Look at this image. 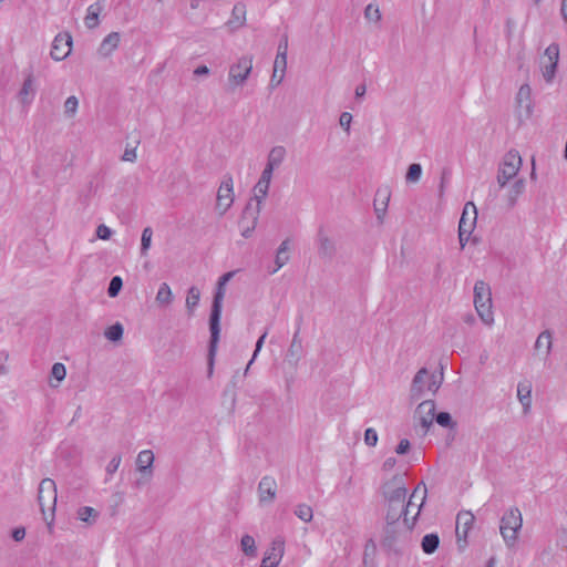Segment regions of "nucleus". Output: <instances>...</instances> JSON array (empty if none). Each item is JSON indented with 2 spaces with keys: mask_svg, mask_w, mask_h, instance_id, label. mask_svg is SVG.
Here are the masks:
<instances>
[{
  "mask_svg": "<svg viewBox=\"0 0 567 567\" xmlns=\"http://www.w3.org/2000/svg\"><path fill=\"white\" fill-rule=\"evenodd\" d=\"M426 495L427 489L426 486L423 485V495L420 497L417 509L414 512L411 518L385 520L382 537V546L386 548L389 551L399 554L408 547L412 529L425 503Z\"/></svg>",
  "mask_w": 567,
  "mask_h": 567,
  "instance_id": "f257e3e1",
  "label": "nucleus"
},
{
  "mask_svg": "<svg viewBox=\"0 0 567 567\" xmlns=\"http://www.w3.org/2000/svg\"><path fill=\"white\" fill-rule=\"evenodd\" d=\"M225 296L224 286L218 285L217 290L214 295L210 316H209V330H210V341L208 348V361L210 369L213 368L214 357L217 350V344L219 341L220 333V317H221V307L223 300Z\"/></svg>",
  "mask_w": 567,
  "mask_h": 567,
  "instance_id": "f03ea898",
  "label": "nucleus"
},
{
  "mask_svg": "<svg viewBox=\"0 0 567 567\" xmlns=\"http://www.w3.org/2000/svg\"><path fill=\"white\" fill-rule=\"evenodd\" d=\"M523 526V516L517 507L508 508L501 517L499 532L508 548L516 545L518 532Z\"/></svg>",
  "mask_w": 567,
  "mask_h": 567,
  "instance_id": "7ed1b4c3",
  "label": "nucleus"
},
{
  "mask_svg": "<svg viewBox=\"0 0 567 567\" xmlns=\"http://www.w3.org/2000/svg\"><path fill=\"white\" fill-rule=\"evenodd\" d=\"M423 482L419 483L416 487L413 489L408 502L405 501H395V502H385L386 514L385 520H398L403 518H411L409 515L417 509V503L414 499L419 498L423 495Z\"/></svg>",
  "mask_w": 567,
  "mask_h": 567,
  "instance_id": "20e7f679",
  "label": "nucleus"
},
{
  "mask_svg": "<svg viewBox=\"0 0 567 567\" xmlns=\"http://www.w3.org/2000/svg\"><path fill=\"white\" fill-rule=\"evenodd\" d=\"M38 502L44 520L48 522V526L51 528L56 506V485L53 480L44 478L41 481L38 489Z\"/></svg>",
  "mask_w": 567,
  "mask_h": 567,
  "instance_id": "39448f33",
  "label": "nucleus"
},
{
  "mask_svg": "<svg viewBox=\"0 0 567 567\" xmlns=\"http://www.w3.org/2000/svg\"><path fill=\"white\" fill-rule=\"evenodd\" d=\"M474 306L477 315L485 324L494 321L492 311V292L488 284L477 280L474 286Z\"/></svg>",
  "mask_w": 567,
  "mask_h": 567,
  "instance_id": "423d86ee",
  "label": "nucleus"
},
{
  "mask_svg": "<svg viewBox=\"0 0 567 567\" xmlns=\"http://www.w3.org/2000/svg\"><path fill=\"white\" fill-rule=\"evenodd\" d=\"M522 166V157L515 150L507 152L498 167L497 183L501 188L505 187L506 184L516 177Z\"/></svg>",
  "mask_w": 567,
  "mask_h": 567,
  "instance_id": "0eeeda50",
  "label": "nucleus"
},
{
  "mask_svg": "<svg viewBox=\"0 0 567 567\" xmlns=\"http://www.w3.org/2000/svg\"><path fill=\"white\" fill-rule=\"evenodd\" d=\"M252 55H243L229 66L228 82L233 87L243 86L252 70Z\"/></svg>",
  "mask_w": 567,
  "mask_h": 567,
  "instance_id": "6e6552de",
  "label": "nucleus"
},
{
  "mask_svg": "<svg viewBox=\"0 0 567 567\" xmlns=\"http://www.w3.org/2000/svg\"><path fill=\"white\" fill-rule=\"evenodd\" d=\"M381 493L384 502L405 501L408 489L404 475L396 474L386 481L381 487Z\"/></svg>",
  "mask_w": 567,
  "mask_h": 567,
  "instance_id": "1a4fd4ad",
  "label": "nucleus"
},
{
  "mask_svg": "<svg viewBox=\"0 0 567 567\" xmlns=\"http://www.w3.org/2000/svg\"><path fill=\"white\" fill-rule=\"evenodd\" d=\"M234 203L233 177L226 175L218 188L216 210L220 216L225 215Z\"/></svg>",
  "mask_w": 567,
  "mask_h": 567,
  "instance_id": "9d476101",
  "label": "nucleus"
},
{
  "mask_svg": "<svg viewBox=\"0 0 567 567\" xmlns=\"http://www.w3.org/2000/svg\"><path fill=\"white\" fill-rule=\"evenodd\" d=\"M436 405L433 400L422 401L414 413V419L417 420L419 426L421 427L422 435H425L434 421Z\"/></svg>",
  "mask_w": 567,
  "mask_h": 567,
  "instance_id": "9b49d317",
  "label": "nucleus"
},
{
  "mask_svg": "<svg viewBox=\"0 0 567 567\" xmlns=\"http://www.w3.org/2000/svg\"><path fill=\"white\" fill-rule=\"evenodd\" d=\"M72 50V37L68 32H62L55 35L50 55L55 61H62L68 58Z\"/></svg>",
  "mask_w": 567,
  "mask_h": 567,
  "instance_id": "f8f14e48",
  "label": "nucleus"
},
{
  "mask_svg": "<svg viewBox=\"0 0 567 567\" xmlns=\"http://www.w3.org/2000/svg\"><path fill=\"white\" fill-rule=\"evenodd\" d=\"M516 111L518 117L528 118L533 114L532 90L528 84H523L516 94Z\"/></svg>",
  "mask_w": 567,
  "mask_h": 567,
  "instance_id": "ddd939ff",
  "label": "nucleus"
},
{
  "mask_svg": "<svg viewBox=\"0 0 567 567\" xmlns=\"http://www.w3.org/2000/svg\"><path fill=\"white\" fill-rule=\"evenodd\" d=\"M285 554V542L276 538L271 543L270 549L265 554L260 567H277Z\"/></svg>",
  "mask_w": 567,
  "mask_h": 567,
  "instance_id": "4468645a",
  "label": "nucleus"
},
{
  "mask_svg": "<svg viewBox=\"0 0 567 567\" xmlns=\"http://www.w3.org/2000/svg\"><path fill=\"white\" fill-rule=\"evenodd\" d=\"M260 210L255 209L251 205V203H248L243 212V217L240 220V226L243 228L241 235L245 238L250 237L251 233L256 228L258 216Z\"/></svg>",
  "mask_w": 567,
  "mask_h": 567,
  "instance_id": "2eb2a0df",
  "label": "nucleus"
},
{
  "mask_svg": "<svg viewBox=\"0 0 567 567\" xmlns=\"http://www.w3.org/2000/svg\"><path fill=\"white\" fill-rule=\"evenodd\" d=\"M477 210L476 206L472 202H467L464 205L463 213L458 223V229L465 233H473L476 225Z\"/></svg>",
  "mask_w": 567,
  "mask_h": 567,
  "instance_id": "dca6fc26",
  "label": "nucleus"
},
{
  "mask_svg": "<svg viewBox=\"0 0 567 567\" xmlns=\"http://www.w3.org/2000/svg\"><path fill=\"white\" fill-rule=\"evenodd\" d=\"M277 483L271 476H264L258 484V496L260 503H271L276 497Z\"/></svg>",
  "mask_w": 567,
  "mask_h": 567,
  "instance_id": "f3484780",
  "label": "nucleus"
},
{
  "mask_svg": "<svg viewBox=\"0 0 567 567\" xmlns=\"http://www.w3.org/2000/svg\"><path fill=\"white\" fill-rule=\"evenodd\" d=\"M427 378L429 371L426 368H422L416 372L410 390V398L412 401H419L423 396Z\"/></svg>",
  "mask_w": 567,
  "mask_h": 567,
  "instance_id": "a211bd4d",
  "label": "nucleus"
},
{
  "mask_svg": "<svg viewBox=\"0 0 567 567\" xmlns=\"http://www.w3.org/2000/svg\"><path fill=\"white\" fill-rule=\"evenodd\" d=\"M25 79L19 91L20 101L23 104H30L35 94L34 75L32 68L24 71Z\"/></svg>",
  "mask_w": 567,
  "mask_h": 567,
  "instance_id": "6ab92c4d",
  "label": "nucleus"
},
{
  "mask_svg": "<svg viewBox=\"0 0 567 567\" xmlns=\"http://www.w3.org/2000/svg\"><path fill=\"white\" fill-rule=\"evenodd\" d=\"M105 8V0H96L94 3L89 6L86 16L84 18V24L87 29H94L99 25V16Z\"/></svg>",
  "mask_w": 567,
  "mask_h": 567,
  "instance_id": "aec40b11",
  "label": "nucleus"
},
{
  "mask_svg": "<svg viewBox=\"0 0 567 567\" xmlns=\"http://www.w3.org/2000/svg\"><path fill=\"white\" fill-rule=\"evenodd\" d=\"M475 517L471 512H461L456 517V536L458 539L466 538L468 530L474 524Z\"/></svg>",
  "mask_w": 567,
  "mask_h": 567,
  "instance_id": "412c9836",
  "label": "nucleus"
},
{
  "mask_svg": "<svg viewBox=\"0 0 567 567\" xmlns=\"http://www.w3.org/2000/svg\"><path fill=\"white\" fill-rule=\"evenodd\" d=\"M121 34L118 32L109 33L99 47V54L103 58L110 56L118 47Z\"/></svg>",
  "mask_w": 567,
  "mask_h": 567,
  "instance_id": "4be33fe9",
  "label": "nucleus"
},
{
  "mask_svg": "<svg viewBox=\"0 0 567 567\" xmlns=\"http://www.w3.org/2000/svg\"><path fill=\"white\" fill-rule=\"evenodd\" d=\"M390 190L389 188H379L374 198V210L377 214V218L382 221L383 216L385 215L388 203L390 200Z\"/></svg>",
  "mask_w": 567,
  "mask_h": 567,
  "instance_id": "5701e85b",
  "label": "nucleus"
},
{
  "mask_svg": "<svg viewBox=\"0 0 567 567\" xmlns=\"http://www.w3.org/2000/svg\"><path fill=\"white\" fill-rule=\"evenodd\" d=\"M154 462V454L151 450L141 451L137 455L136 465L137 470L143 474L152 476V465Z\"/></svg>",
  "mask_w": 567,
  "mask_h": 567,
  "instance_id": "b1692460",
  "label": "nucleus"
},
{
  "mask_svg": "<svg viewBox=\"0 0 567 567\" xmlns=\"http://www.w3.org/2000/svg\"><path fill=\"white\" fill-rule=\"evenodd\" d=\"M517 398L523 406L524 413H527L532 404V385L529 382H519L517 385Z\"/></svg>",
  "mask_w": 567,
  "mask_h": 567,
  "instance_id": "393cba45",
  "label": "nucleus"
},
{
  "mask_svg": "<svg viewBox=\"0 0 567 567\" xmlns=\"http://www.w3.org/2000/svg\"><path fill=\"white\" fill-rule=\"evenodd\" d=\"M319 255L324 258H332L336 252L333 241L322 231L318 233Z\"/></svg>",
  "mask_w": 567,
  "mask_h": 567,
  "instance_id": "a878e982",
  "label": "nucleus"
},
{
  "mask_svg": "<svg viewBox=\"0 0 567 567\" xmlns=\"http://www.w3.org/2000/svg\"><path fill=\"white\" fill-rule=\"evenodd\" d=\"M553 348V333L550 330L540 332L536 339L534 349L540 351L544 349L545 358H548Z\"/></svg>",
  "mask_w": 567,
  "mask_h": 567,
  "instance_id": "bb28decb",
  "label": "nucleus"
},
{
  "mask_svg": "<svg viewBox=\"0 0 567 567\" xmlns=\"http://www.w3.org/2000/svg\"><path fill=\"white\" fill-rule=\"evenodd\" d=\"M246 21V6L238 2L234 6L231 11V18L228 21V25L233 29H238L245 24Z\"/></svg>",
  "mask_w": 567,
  "mask_h": 567,
  "instance_id": "cd10ccee",
  "label": "nucleus"
},
{
  "mask_svg": "<svg viewBox=\"0 0 567 567\" xmlns=\"http://www.w3.org/2000/svg\"><path fill=\"white\" fill-rule=\"evenodd\" d=\"M525 190V179L524 178H517L512 184V186L508 189L507 194V205L508 207H514L517 203L518 197L524 193Z\"/></svg>",
  "mask_w": 567,
  "mask_h": 567,
  "instance_id": "c85d7f7f",
  "label": "nucleus"
},
{
  "mask_svg": "<svg viewBox=\"0 0 567 567\" xmlns=\"http://www.w3.org/2000/svg\"><path fill=\"white\" fill-rule=\"evenodd\" d=\"M289 260V239L284 240L279 248L277 249L275 264L276 267L270 270V274L277 272L281 267H284Z\"/></svg>",
  "mask_w": 567,
  "mask_h": 567,
  "instance_id": "c756f323",
  "label": "nucleus"
},
{
  "mask_svg": "<svg viewBox=\"0 0 567 567\" xmlns=\"http://www.w3.org/2000/svg\"><path fill=\"white\" fill-rule=\"evenodd\" d=\"M99 516H100V513L91 506H82L76 512L78 519L86 523L87 525L95 524Z\"/></svg>",
  "mask_w": 567,
  "mask_h": 567,
  "instance_id": "7c9ffc66",
  "label": "nucleus"
},
{
  "mask_svg": "<svg viewBox=\"0 0 567 567\" xmlns=\"http://www.w3.org/2000/svg\"><path fill=\"white\" fill-rule=\"evenodd\" d=\"M270 183L259 179L254 187V199L256 200L255 209L261 210L262 200L266 198Z\"/></svg>",
  "mask_w": 567,
  "mask_h": 567,
  "instance_id": "2f4dec72",
  "label": "nucleus"
},
{
  "mask_svg": "<svg viewBox=\"0 0 567 567\" xmlns=\"http://www.w3.org/2000/svg\"><path fill=\"white\" fill-rule=\"evenodd\" d=\"M440 545V537L435 533L426 534L421 542L422 550L431 555L435 553V550L439 548Z\"/></svg>",
  "mask_w": 567,
  "mask_h": 567,
  "instance_id": "473e14b6",
  "label": "nucleus"
},
{
  "mask_svg": "<svg viewBox=\"0 0 567 567\" xmlns=\"http://www.w3.org/2000/svg\"><path fill=\"white\" fill-rule=\"evenodd\" d=\"M200 299V291L197 287L192 286L188 289L187 297H186V309L188 311V315L192 316L195 308L198 306Z\"/></svg>",
  "mask_w": 567,
  "mask_h": 567,
  "instance_id": "72a5a7b5",
  "label": "nucleus"
},
{
  "mask_svg": "<svg viewBox=\"0 0 567 567\" xmlns=\"http://www.w3.org/2000/svg\"><path fill=\"white\" fill-rule=\"evenodd\" d=\"M286 148L284 146H274L267 157V162L271 163L276 167H279L286 157Z\"/></svg>",
  "mask_w": 567,
  "mask_h": 567,
  "instance_id": "f704fd0d",
  "label": "nucleus"
},
{
  "mask_svg": "<svg viewBox=\"0 0 567 567\" xmlns=\"http://www.w3.org/2000/svg\"><path fill=\"white\" fill-rule=\"evenodd\" d=\"M240 547L244 554L248 557H255L257 555L256 543L252 536L244 535L240 540Z\"/></svg>",
  "mask_w": 567,
  "mask_h": 567,
  "instance_id": "c9c22d12",
  "label": "nucleus"
},
{
  "mask_svg": "<svg viewBox=\"0 0 567 567\" xmlns=\"http://www.w3.org/2000/svg\"><path fill=\"white\" fill-rule=\"evenodd\" d=\"M156 301L159 303V305H169L173 300V293H172V290H171V287L166 284V282H163L159 288H158V291H157V295H156Z\"/></svg>",
  "mask_w": 567,
  "mask_h": 567,
  "instance_id": "e433bc0d",
  "label": "nucleus"
},
{
  "mask_svg": "<svg viewBox=\"0 0 567 567\" xmlns=\"http://www.w3.org/2000/svg\"><path fill=\"white\" fill-rule=\"evenodd\" d=\"M301 340L298 337V332H296L288 349L287 357L289 358V360L298 361L301 354Z\"/></svg>",
  "mask_w": 567,
  "mask_h": 567,
  "instance_id": "4c0bfd02",
  "label": "nucleus"
},
{
  "mask_svg": "<svg viewBox=\"0 0 567 567\" xmlns=\"http://www.w3.org/2000/svg\"><path fill=\"white\" fill-rule=\"evenodd\" d=\"M123 332V326L120 322H116L105 330L104 336L107 340L116 342L122 339Z\"/></svg>",
  "mask_w": 567,
  "mask_h": 567,
  "instance_id": "58836bf2",
  "label": "nucleus"
},
{
  "mask_svg": "<svg viewBox=\"0 0 567 567\" xmlns=\"http://www.w3.org/2000/svg\"><path fill=\"white\" fill-rule=\"evenodd\" d=\"M153 237V229L151 227H145L142 231L141 237V256H147L148 250L151 248Z\"/></svg>",
  "mask_w": 567,
  "mask_h": 567,
  "instance_id": "ea45409f",
  "label": "nucleus"
},
{
  "mask_svg": "<svg viewBox=\"0 0 567 567\" xmlns=\"http://www.w3.org/2000/svg\"><path fill=\"white\" fill-rule=\"evenodd\" d=\"M295 515L305 523H309L313 517V512L309 505L299 504L295 508Z\"/></svg>",
  "mask_w": 567,
  "mask_h": 567,
  "instance_id": "a19ab883",
  "label": "nucleus"
},
{
  "mask_svg": "<svg viewBox=\"0 0 567 567\" xmlns=\"http://www.w3.org/2000/svg\"><path fill=\"white\" fill-rule=\"evenodd\" d=\"M422 176V166L419 163H413L408 167L405 175L406 183H417Z\"/></svg>",
  "mask_w": 567,
  "mask_h": 567,
  "instance_id": "79ce46f5",
  "label": "nucleus"
},
{
  "mask_svg": "<svg viewBox=\"0 0 567 567\" xmlns=\"http://www.w3.org/2000/svg\"><path fill=\"white\" fill-rule=\"evenodd\" d=\"M434 420L436 423L443 427L455 429L456 422L453 421L451 414L449 412H439L434 414Z\"/></svg>",
  "mask_w": 567,
  "mask_h": 567,
  "instance_id": "37998d69",
  "label": "nucleus"
},
{
  "mask_svg": "<svg viewBox=\"0 0 567 567\" xmlns=\"http://www.w3.org/2000/svg\"><path fill=\"white\" fill-rule=\"evenodd\" d=\"M79 100L76 96L71 95L64 102V114L65 116L72 118L78 112Z\"/></svg>",
  "mask_w": 567,
  "mask_h": 567,
  "instance_id": "c03bdc74",
  "label": "nucleus"
},
{
  "mask_svg": "<svg viewBox=\"0 0 567 567\" xmlns=\"http://www.w3.org/2000/svg\"><path fill=\"white\" fill-rule=\"evenodd\" d=\"M123 287V280L120 276H114L110 284H109V288H107V295L111 297V298H114L116 297L121 289Z\"/></svg>",
  "mask_w": 567,
  "mask_h": 567,
  "instance_id": "a18cd8bd",
  "label": "nucleus"
},
{
  "mask_svg": "<svg viewBox=\"0 0 567 567\" xmlns=\"http://www.w3.org/2000/svg\"><path fill=\"white\" fill-rule=\"evenodd\" d=\"M364 18L369 21L379 22L381 20L379 7L372 3L368 4L364 9Z\"/></svg>",
  "mask_w": 567,
  "mask_h": 567,
  "instance_id": "49530a36",
  "label": "nucleus"
},
{
  "mask_svg": "<svg viewBox=\"0 0 567 567\" xmlns=\"http://www.w3.org/2000/svg\"><path fill=\"white\" fill-rule=\"evenodd\" d=\"M557 66H558V63H555V61H553V63L548 62L547 64H545L543 66V69H542L543 76L547 83L553 82L556 71H557Z\"/></svg>",
  "mask_w": 567,
  "mask_h": 567,
  "instance_id": "de8ad7c7",
  "label": "nucleus"
},
{
  "mask_svg": "<svg viewBox=\"0 0 567 567\" xmlns=\"http://www.w3.org/2000/svg\"><path fill=\"white\" fill-rule=\"evenodd\" d=\"M138 144H140V140H135L133 146L127 144L126 147H125L124 154L122 156V159L125 161V162L134 163L136 161V157H137L136 156V148H137Z\"/></svg>",
  "mask_w": 567,
  "mask_h": 567,
  "instance_id": "09e8293b",
  "label": "nucleus"
},
{
  "mask_svg": "<svg viewBox=\"0 0 567 567\" xmlns=\"http://www.w3.org/2000/svg\"><path fill=\"white\" fill-rule=\"evenodd\" d=\"M544 55L547 58L548 62L553 63V61H555V63H558V61H559V45L557 43L549 44L546 48Z\"/></svg>",
  "mask_w": 567,
  "mask_h": 567,
  "instance_id": "8fccbe9b",
  "label": "nucleus"
},
{
  "mask_svg": "<svg viewBox=\"0 0 567 567\" xmlns=\"http://www.w3.org/2000/svg\"><path fill=\"white\" fill-rule=\"evenodd\" d=\"M268 334V330H266L257 340L256 342V346H255V351L252 353V358L250 359V361L248 362L246 369H245V375L247 374L250 365L252 364V362L255 361V359L257 358L259 351L261 350L262 346H264V342L266 340V337Z\"/></svg>",
  "mask_w": 567,
  "mask_h": 567,
  "instance_id": "3c124183",
  "label": "nucleus"
},
{
  "mask_svg": "<svg viewBox=\"0 0 567 567\" xmlns=\"http://www.w3.org/2000/svg\"><path fill=\"white\" fill-rule=\"evenodd\" d=\"M51 375L58 380L59 382H61L62 380H64L65 375H66V370H65V367L64 364L60 363V362H56L52 365V369H51Z\"/></svg>",
  "mask_w": 567,
  "mask_h": 567,
  "instance_id": "603ef678",
  "label": "nucleus"
},
{
  "mask_svg": "<svg viewBox=\"0 0 567 567\" xmlns=\"http://www.w3.org/2000/svg\"><path fill=\"white\" fill-rule=\"evenodd\" d=\"M287 69V55L277 54L274 62V71L278 73L280 71L282 75H285Z\"/></svg>",
  "mask_w": 567,
  "mask_h": 567,
  "instance_id": "864d4df0",
  "label": "nucleus"
},
{
  "mask_svg": "<svg viewBox=\"0 0 567 567\" xmlns=\"http://www.w3.org/2000/svg\"><path fill=\"white\" fill-rule=\"evenodd\" d=\"M121 462L122 456L120 454L112 457V460L109 462L106 466L107 476H112L118 470Z\"/></svg>",
  "mask_w": 567,
  "mask_h": 567,
  "instance_id": "5fc2aeb1",
  "label": "nucleus"
},
{
  "mask_svg": "<svg viewBox=\"0 0 567 567\" xmlns=\"http://www.w3.org/2000/svg\"><path fill=\"white\" fill-rule=\"evenodd\" d=\"M364 442L368 446H375L378 443V433L374 429L369 427L364 432Z\"/></svg>",
  "mask_w": 567,
  "mask_h": 567,
  "instance_id": "6e6d98bb",
  "label": "nucleus"
},
{
  "mask_svg": "<svg viewBox=\"0 0 567 567\" xmlns=\"http://www.w3.org/2000/svg\"><path fill=\"white\" fill-rule=\"evenodd\" d=\"M96 236L100 239L107 240L112 236V229L104 224H101L96 228Z\"/></svg>",
  "mask_w": 567,
  "mask_h": 567,
  "instance_id": "4d7b16f0",
  "label": "nucleus"
},
{
  "mask_svg": "<svg viewBox=\"0 0 567 567\" xmlns=\"http://www.w3.org/2000/svg\"><path fill=\"white\" fill-rule=\"evenodd\" d=\"M351 122H352V115L349 112L341 113L339 123L346 132L350 131Z\"/></svg>",
  "mask_w": 567,
  "mask_h": 567,
  "instance_id": "13d9d810",
  "label": "nucleus"
},
{
  "mask_svg": "<svg viewBox=\"0 0 567 567\" xmlns=\"http://www.w3.org/2000/svg\"><path fill=\"white\" fill-rule=\"evenodd\" d=\"M287 53H288V34L285 33L281 37V40L279 41L277 54L287 55Z\"/></svg>",
  "mask_w": 567,
  "mask_h": 567,
  "instance_id": "bf43d9fd",
  "label": "nucleus"
},
{
  "mask_svg": "<svg viewBox=\"0 0 567 567\" xmlns=\"http://www.w3.org/2000/svg\"><path fill=\"white\" fill-rule=\"evenodd\" d=\"M410 446H411L410 441H409V440H406V439H402V440L399 442V444H398V446H396V449H395V452H396L398 454H400V455L405 454V453H408V451L410 450Z\"/></svg>",
  "mask_w": 567,
  "mask_h": 567,
  "instance_id": "052dcab7",
  "label": "nucleus"
},
{
  "mask_svg": "<svg viewBox=\"0 0 567 567\" xmlns=\"http://www.w3.org/2000/svg\"><path fill=\"white\" fill-rule=\"evenodd\" d=\"M427 380H429L427 390L435 393L439 390L441 382L436 381L435 375L430 374V373H429Z\"/></svg>",
  "mask_w": 567,
  "mask_h": 567,
  "instance_id": "680f3d73",
  "label": "nucleus"
},
{
  "mask_svg": "<svg viewBox=\"0 0 567 567\" xmlns=\"http://www.w3.org/2000/svg\"><path fill=\"white\" fill-rule=\"evenodd\" d=\"M505 27H506V30H505L506 37L508 39H511L513 37L514 31H515L516 22L512 18H508L506 20V25Z\"/></svg>",
  "mask_w": 567,
  "mask_h": 567,
  "instance_id": "e2e57ef3",
  "label": "nucleus"
},
{
  "mask_svg": "<svg viewBox=\"0 0 567 567\" xmlns=\"http://www.w3.org/2000/svg\"><path fill=\"white\" fill-rule=\"evenodd\" d=\"M25 537V529L23 527H17L12 530V538L16 542H21Z\"/></svg>",
  "mask_w": 567,
  "mask_h": 567,
  "instance_id": "0e129e2a",
  "label": "nucleus"
},
{
  "mask_svg": "<svg viewBox=\"0 0 567 567\" xmlns=\"http://www.w3.org/2000/svg\"><path fill=\"white\" fill-rule=\"evenodd\" d=\"M284 78H285V75L280 74L278 76L277 73H275V71H274L271 79H270V86L271 87L278 86L282 82Z\"/></svg>",
  "mask_w": 567,
  "mask_h": 567,
  "instance_id": "69168bd1",
  "label": "nucleus"
},
{
  "mask_svg": "<svg viewBox=\"0 0 567 567\" xmlns=\"http://www.w3.org/2000/svg\"><path fill=\"white\" fill-rule=\"evenodd\" d=\"M396 464V460L394 457H388L383 463V470L390 471L392 470Z\"/></svg>",
  "mask_w": 567,
  "mask_h": 567,
  "instance_id": "338daca9",
  "label": "nucleus"
},
{
  "mask_svg": "<svg viewBox=\"0 0 567 567\" xmlns=\"http://www.w3.org/2000/svg\"><path fill=\"white\" fill-rule=\"evenodd\" d=\"M560 13L564 21L567 23V0L561 1Z\"/></svg>",
  "mask_w": 567,
  "mask_h": 567,
  "instance_id": "774afa93",
  "label": "nucleus"
}]
</instances>
